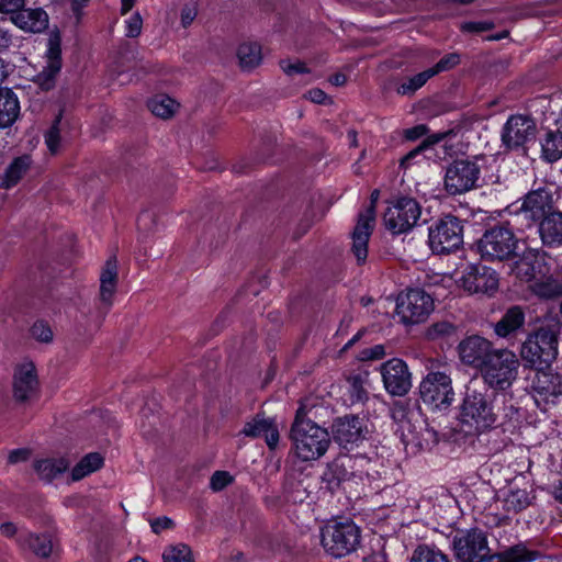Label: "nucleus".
Masks as SVG:
<instances>
[{
    "instance_id": "obj_1",
    "label": "nucleus",
    "mask_w": 562,
    "mask_h": 562,
    "mask_svg": "<svg viewBox=\"0 0 562 562\" xmlns=\"http://www.w3.org/2000/svg\"><path fill=\"white\" fill-rule=\"evenodd\" d=\"M451 547L460 562H533L542 557L538 550L530 549L526 543L515 544L502 553L491 555L486 533L479 529L459 530L454 535Z\"/></svg>"
},
{
    "instance_id": "obj_15",
    "label": "nucleus",
    "mask_w": 562,
    "mask_h": 562,
    "mask_svg": "<svg viewBox=\"0 0 562 562\" xmlns=\"http://www.w3.org/2000/svg\"><path fill=\"white\" fill-rule=\"evenodd\" d=\"M537 125L527 114L510 115L502 130V142L508 149H518L536 137Z\"/></svg>"
},
{
    "instance_id": "obj_44",
    "label": "nucleus",
    "mask_w": 562,
    "mask_h": 562,
    "mask_svg": "<svg viewBox=\"0 0 562 562\" xmlns=\"http://www.w3.org/2000/svg\"><path fill=\"white\" fill-rule=\"evenodd\" d=\"M460 61V57L457 54H449L445 57H442L434 67L427 69L430 77H434L435 75L449 70L453 68L456 65H458Z\"/></svg>"
},
{
    "instance_id": "obj_8",
    "label": "nucleus",
    "mask_w": 562,
    "mask_h": 562,
    "mask_svg": "<svg viewBox=\"0 0 562 562\" xmlns=\"http://www.w3.org/2000/svg\"><path fill=\"white\" fill-rule=\"evenodd\" d=\"M460 420L475 430L492 427L496 416L486 394L468 389L460 408Z\"/></svg>"
},
{
    "instance_id": "obj_4",
    "label": "nucleus",
    "mask_w": 562,
    "mask_h": 562,
    "mask_svg": "<svg viewBox=\"0 0 562 562\" xmlns=\"http://www.w3.org/2000/svg\"><path fill=\"white\" fill-rule=\"evenodd\" d=\"M520 362L508 349L495 350L479 370L483 382L494 391L508 390L518 378Z\"/></svg>"
},
{
    "instance_id": "obj_14",
    "label": "nucleus",
    "mask_w": 562,
    "mask_h": 562,
    "mask_svg": "<svg viewBox=\"0 0 562 562\" xmlns=\"http://www.w3.org/2000/svg\"><path fill=\"white\" fill-rule=\"evenodd\" d=\"M378 195V191L372 193L370 204L359 213L351 234V250L359 263L364 262L368 256V243L375 225V200Z\"/></svg>"
},
{
    "instance_id": "obj_40",
    "label": "nucleus",
    "mask_w": 562,
    "mask_h": 562,
    "mask_svg": "<svg viewBox=\"0 0 562 562\" xmlns=\"http://www.w3.org/2000/svg\"><path fill=\"white\" fill-rule=\"evenodd\" d=\"M164 562H194L191 549L183 543L167 548L162 554Z\"/></svg>"
},
{
    "instance_id": "obj_22",
    "label": "nucleus",
    "mask_w": 562,
    "mask_h": 562,
    "mask_svg": "<svg viewBox=\"0 0 562 562\" xmlns=\"http://www.w3.org/2000/svg\"><path fill=\"white\" fill-rule=\"evenodd\" d=\"M119 281V269L115 257L109 258L100 273L99 301L101 307L108 312L114 304Z\"/></svg>"
},
{
    "instance_id": "obj_18",
    "label": "nucleus",
    "mask_w": 562,
    "mask_h": 562,
    "mask_svg": "<svg viewBox=\"0 0 562 562\" xmlns=\"http://www.w3.org/2000/svg\"><path fill=\"white\" fill-rule=\"evenodd\" d=\"M457 282L470 293L491 294L498 288L496 272L481 265L465 267Z\"/></svg>"
},
{
    "instance_id": "obj_38",
    "label": "nucleus",
    "mask_w": 562,
    "mask_h": 562,
    "mask_svg": "<svg viewBox=\"0 0 562 562\" xmlns=\"http://www.w3.org/2000/svg\"><path fill=\"white\" fill-rule=\"evenodd\" d=\"M411 562H450L448 557L439 549L429 546H418L411 558Z\"/></svg>"
},
{
    "instance_id": "obj_45",
    "label": "nucleus",
    "mask_w": 562,
    "mask_h": 562,
    "mask_svg": "<svg viewBox=\"0 0 562 562\" xmlns=\"http://www.w3.org/2000/svg\"><path fill=\"white\" fill-rule=\"evenodd\" d=\"M233 482V476L226 471H216L210 479V487L214 492H220Z\"/></svg>"
},
{
    "instance_id": "obj_60",
    "label": "nucleus",
    "mask_w": 562,
    "mask_h": 562,
    "mask_svg": "<svg viewBox=\"0 0 562 562\" xmlns=\"http://www.w3.org/2000/svg\"><path fill=\"white\" fill-rule=\"evenodd\" d=\"M0 531L5 537H12L16 535L18 528L12 522H3L0 525Z\"/></svg>"
},
{
    "instance_id": "obj_61",
    "label": "nucleus",
    "mask_w": 562,
    "mask_h": 562,
    "mask_svg": "<svg viewBox=\"0 0 562 562\" xmlns=\"http://www.w3.org/2000/svg\"><path fill=\"white\" fill-rule=\"evenodd\" d=\"M11 43V35L0 25V49L9 47Z\"/></svg>"
},
{
    "instance_id": "obj_33",
    "label": "nucleus",
    "mask_w": 562,
    "mask_h": 562,
    "mask_svg": "<svg viewBox=\"0 0 562 562\" xmlns=\"http://www.w3.org/2000/svg\"><path fill=\"white\" fill-rule=\"evenodd\" d=\"M103 457L98 452L86 454L71 470V481H80L102 468Z\"/></svg>"
},
{
    "instance_id": "obj_6",
    "label": "nucleus",
    "mask_w": 562,
    "mask_h": 562,
    "mask_svg": "<svg viewBox=\"0 0 562 562\" xmlns=\"http://www.w3.org/2000/svg\"><path fill=\"white\" fill-rule=\"evenodd\" d=\"M439 367L437 361H429V372L419 383V396L434 409H447L454 401V391L450 374Z\"/></svg>"
},
{
    "instance_id": "obj_41",
    "label": "nucleus",
    "mask_w": 562,
    "mask_h": 562,
    "mask_svg": "<svg viewBox=\"0 0 562 562\" xmlns=\"http://www.w3.org/2000/svg\"><path fill=\"white\" fill-rule=\"evenodd\" d=\"M430 75L427 70L419 72L405 81H403L396 89L398 94L408 95L413 94L416 90L422 88L428 79H430Z\"/></svg>"
},
{
    "instance_id": "obj_58",
    "label": "nucleus",
    "mask_w": 562,
    "mask_h": 562,
    "mask_svg": "<svg viewBox=\"0 0 562 562\" xmlns=\"http://www.w3.org/2000/svg\"><path fill=\"white\" fill-rule=\"evenodd\" d=\"M307 97L312 102L319 104H324L328 100L327 94L318 88L311 89L307 92Z\"/></svg>"
},
{
    "instance_id": "obj_48",
    "label": "nucleus",
    "mask_w": 562,
    "mask_h": 562,
    "mask_svg": "<svg viewBox=\"0 0 562 562\" xmlns=\"http://www.w3.org/2000/svg\"><path fill=\"white\" fill-rule=\"evenodd\" d=\"M452 333H454V327L447 322L436 323L429 329V336L432 338L439 336H449Z\"/></svg>"
},
{
    "instance_id": "obj_20",
    "label": "nucleus",
    "mask_w": 562,
    "mask_h": 562,
    "mask_svg": "<svg viewBox=\"0 0 562 562\" xmlns=\"http://www.w3.org/2000/svg\"><path fill=\"white\" fill-rule=\"evenodd\" d=\"M333 432L335 440L344 448H348V446L358 445L366 438L367 422L357 416H346L334 424Z\"/></svg>"
},
{
    "instance_id": "obj_28",
    "label": "nucleus",
    "mask_w": 562,
    "mask_h": 562,
    "mask_svg": "<svg viewBox=\"0 0 562 562\" xmlns=\"http://www.w3.org/2000/svg\"><path fill=\"white\" fill-rule=\"evenodd\" d=\"M20 114L16 94L9 89H0V128L11 126Z\"/></svg>"
},
{
    "instance_id": "obj_52",
    "label": "nucleus",
    "mask_w": 562,
    "mask_h": 562,
    "mask_svg": "<svg viewBox=\"0 0 562 562\" xmlns=\"http://www.w3.org/2000/svg\"><path fill=\"white\" fill-rule=\"evenodd\" d=\"M385 356V349L382 345H376L374 347L364 349L361 353L362 360H375L381 359Z\"/></svg>"
},
{
    "instance_id": "obj_54",
    "label": "nucleus",
    "mask_w": 562,
    "mask_h": 562,
    "mask_svg": "<svg viewBox=\"0 0 562 562\" xmlns=\"http://www.w3.org/2000/svg\"><path fill=\"white\" fill-rule=\"evenodd\" d=\"M29 457H30L29 449H25V448L15 449L9 453L8 461L11 464H16V463L26 461L29 459Z\"/></svg>"
},
{
    "instance_id": "obj_42",
    "label": "nucleus",
    "mask_w": 562,
    "mask_h": 562,
    "mask_svg": "<svg viewBox=\"0 0 562 562\" xmlns=\"http://www.w3.org/2000/svg\"><path fill=\"white\" fill-rule=\"evenodd\" d=\"M60 115L56 117L53 125L45 133V144L50 154H57L61 147V136L59 130Z\"/></svg>"
},
{
    "instance_id": "obj_63",
    "label": "nucleus",
    "mask_w": 562,
    "mask_h": 562,
    "mask_svg": "<svg viewBox=\"0 0 562 562\" xmlns=\"http://www.w3.org/2000/svg\"><path fill=\"white\" fill-rule=\"evenodd\" d=\"M420 153V148H417V149H414L412 151H409L406 156H404L401 160V165L403 167H407L411 159H413L416 155H418Z\"/></svg>"
},
{
    "instance_id": "obj_19",
    "label": "nucleus",
    "mask_w": 562,
    "mask_h": 562,
    "mask_svg": "<svg viewBox=\"0 0 562 562\" xmlns=\"http://www.w3.org/2000/svg\"><path fill=\"white\" fill-rule=\"evenodd\" d=\"M38 378L32 361L19 363L13 373V396L21 403L33 400L38 392Z\"/></svg>"
},
{
    "instance_id": "obj_5",
    "label": "nucleus",
    "mask_w": 562,
    "mask_h": 562,
    "mask_svg": "<svg viewBox=\"0 0 562 562\" xmlns=\"http://www.w3.org/2000/svg\"><path fill=\"white\" fill-rule=\"evenodd\" d=\"M321 542L328 554L342 558L359 546L360 529L350 519L329 520L321 529Z\"/></svg>"
},
{
    "instance_id": "obj_21",
    "label": "nucleus",
    "mask_w": 562,
    "mask_h": 562,
    "mask_svg": "<svg viewBox=\"0 0 562 562\" xmlns=\"http://www.w3.org/2000/svg\"><path fill=\"white\" fill-rule=\"evenodd\" d=\"M459 355L462 362L475 367L480 370L483 362L496 350L493 349L492 344L482 337L472 336L459 344Z\"/></svg>"
},
{
    "instance_id": "obj_32",
    "label": "nucleus",
    "mask_w": 562,
    "mask_h": 562,
    "mask_svg": "<svg viewBox=\"0 0 562 562\" xmlns=\"http://www.w3.org/2000/svg\"><path fill=\"white\" fill-rule=\"evenodd\" d=\"M525 323V314L520 307L509 308L502 319L495 325V333L499 337H507L520 328Z\"/></svg>"
},
{
    "instance_id": "obj_12",
    "label": "nucleus",
    "mask_w": 562,
    "mask_h": 562,
    "mask_svg": "<svg viewBox=\"0 0 562 562\" xmlns=\"http://www.w3.org/2000/svg\"><path fill=\"white\" fill-rule=\"evenodd\" d=\"M462 241V226L454 216H445L429 226L428 244L436 254L451 252L458 249Z\"/></svg>"
},
{
    "instance_id": "obj_11",
    "label": "nucleus",
    "mask_w": 562,
    "mask_h": 562,
    "mask_svg": "<svg viewBox=\"0 0 562 562\" xmlns=\"http://www.w3.org/2000/svg\"><path fill=\"white\" fill-rule=\"evenodd\" d=\"M483 158L459 159L451 162L445 173V189L450 194H462L476 187Z\"/></svg>"
},
{
    "instance_id": "obj_64",
    "label": "nucleus",
    "mask_w": 562,
    "mask_h": 562,
    "mask_svg": "<svg viewBox=\"0 0 562 562\" xmlns=\"http://www.w3.org/2000/svg\"><path fill=\"white\" fill-rule=\"evenodd\" d=\"M330 82L334 86H342L346 82V76L342 74H337L330 78Z\"/></svg>"
},
{
    "instance_id": "obj_53",
    "label": "nucleus",
    "mask_w": 562,
    "mask_h": 562,
    "mask_svg": "<svg viewBox=\"0 0 562 562\" xmlns=\"http://www.w3.org/2000/svg\"><path fill=\"white\" fill-rule=\"evenodd\" d=\"M428 132V128L424 124L416 125L414 127L407 128L404 131V136L408 140H416L424 135H426Z\"/></svg>"
},
{
    "instance_id": "obj_26",
    "label": "nucleus",
    "mask_w": 562,
    "mask_h": 562,
    "mask_svg": "<svg viewBox=\"0 0 562 562\" xmlns=\"http://www.w3.org/2000/svg\"><path fill=\"white\" fill-rule=\"evenodd\" d=\"M12 22L23 31L38 33L48 24V16L42 9H21L12 16Z\"/></svg>"
},
{
    "instance_id": "obj_31",
    "label": "nucleus",
    "mask_w": 562,
    "mask_h": 562,
    "mask_svg": "<svg viewBox=\"0 0 562 562\" xmlns=\"http://www.w3.org/2000/svg\"><path fill=\"white\" fill-rule=\"evenodd\" d=\"M541 157L549 161L554 162L562 158V133L557 127L555 131H548L540 140Z\"/></svg>"
},
{
    "instance_id": "obj_55",
    "label": "nucleus",
    "mask_w": 562,
    "mask_h": 562,
    "mask_svg": "<svg viewBox=\"0 0 562 562\" xmlns=\"http://www.w3.org/2000/svg\"><path fill=\"white\" fill-rule=\"evenodd\" d=\"M490 29L486 22H467L462 24V30L465 32L481 33Z\"/></svg>"
},
{
    "instance_id": "obj_56",
    "label": "nucleus",
    "mask_w": 562,
    "mask_h": 562,
    "mask_svg": "<svg viewBox=\"0 0 562 562\" xmlns=\"http://www.w3.org/2000/svg\"><path fill=\"white\" fill-rule=\"evenodd\" d=\"M505 417L508 418V423L514 428L519 424L521 414L518 408L514 407L513 405L505 408Z\"/></svg>"
},
{
    "instance_id": "obj_3",
    "label": "nucleus",
    "mask_w": 562,
    "mask_h": 562,
    "mask_svg": "<svg viewBox=\"0 0 562 562\" xmlns=\"http://www.w3.org/2000/svg\"><path fill=\"white\" fill-rule=\"evenodd\" d=\"M544 257L538 249H528L515 262L514 272L526 281H533L531 291L542 299H554L562 294V283L552 276H546Z\"/></svg>"
},
{
    "instance_id": "obj_29",
    "label": "nucleus",
    "mask_w": 562,
    "mask_h": 562,
    "mask_svg": "<svg viewBox=\"0 0 562 562\" xmlns=\"http://www.w3.org/2000/svg\"><path fill=\"white\" fill-rule=\"evenodd\" d=\"M33 468L41 480L52 482L69 468V461L63 457L45 458L36 460Z\"/></svg>"
},
{
    "instance_id": "obj_27",
    "label": "nucleus",
    "mask_w": 562,
    "mask_h": 562,
    "mask_svg": "<svg viewBox=\"0 0 562 562\" xmlns=\"http://www.w3.org/2000/svg\"><path fill=\"white\" fill-rule=\"evenodd\" d=\"M539 234L546 245H562V213L552 212L542 218Z\"/></svg>"
},
{
    "instance_id": "obj_9",
    "label": "nucleus",
    "mask_w": 562,
    "mask_h": 562,
    "mask_svg": "<svg viewBox=\"0 0 562 562\" xmlns=\"http://www.w3.org/2000/svg\"><path fill=\"white\" fill-rule=\"evenodd\" d=\"M518 239L505 226L493 227L487 231L479 241L477 248L482 258L487 260H507L518 250Z\"/></svg>"
},
{
    "instance_id": "obj_43",
    "label": "nucleus",
    "mask_w": 562,
    "mask_h": 562,
    "mask_svg": "<svg viewBox=\"0 0 562 562\" xmlns=\"http://www.w3.org/2000/svg\"><path fill=\"white\" fill-rule=\"evenodd\" d=\"M31 336L35 340L44 344L52 342L54 337L52 328L42 321L33 324L31 327Z\"/></svg>"
},
{
    "instance_id": "obj_35",
    "label": "nucleus",
    "mask_w": 562,
    "mask_h": 562,
    "mask_svg": "<svg viewBox=\"0 0 562 562\" xmlns=\"http://www.w3.org/2000/svg\"><path fill=\"white\" fill-rule=\"evenodd\" d=\"M532 498L526 488H512L502 498L503 508L508 513H518L527 508Z\"/></svg>"
},
{
    "instance_id": "obj_16",
    "label": "nucleus",
    "mask_w": 562,
    "mask_h": 562,
    "mask_svg": "<svg viewBox=\"0 0 562 562\" xmlns=\"http://www.w3.org/2000/svg\"><path fill=\"white\" fill-rule=\"evenodd\" d=\"M531 389L537 406L546 411L548 405L555 404L562 397V378L539 368L535 372Z\"/></svg>"
},
{
    "instance_id": "obj_39",
    "label": "nucleus",
    "mask_w": 562,
    "mask_h": 562,
    "mask_svg": "<svg viewBox=\"0 0 562 562\" xmlns=\"http://www.w3.org/2000/svg\"><path fill=\"white\" fill-rule=\"evenodd\" d=\"M61 64L57 60L48 63L47 66L37 74L34 78V82L45 91L50 90L55 86L56 75L59 72Z\"/></svg>"
},
{
    "instance_id": "obj_36",
    "label": "nucleus",
    "mask_w": 562,
    "mask_h": 562,
    "mask_svg": "<svg viewBox=\"0 0 562 562\" xmlns=\"http://www.w3.org/2000/svg\"><path fill=\"white\" fill-rule=\"evenodd\" d=\"M237 58L243 70H251L262 60L261 47L257 43H243L237 49Z\"/></svg>"
},
{
    "instance_id": "obj_17",
    "label": "nucleus",
    "mask_w": 562,
    "mask_h": 562,
    "mask_svg": "<svg viewBox=\"0 0 562 562\" xmlns=\"http://www.w3.org/2000/svg\"><path fill=\"white\" fill-rule=\"evenodd\" d=\"M380 372L386 392L393 396H404L412 387V373L405 361L393 358L384 362Z\"/></svg>"
},
{
    "instance_id": "obj_24",
    "label": "nucleus",
    "mask_w": 562,
    "mask_h": 562,
    "mask_svg": "<svg viewBox=\"0 0 562 562\" xmlns=\"http://www.w3.org/2000/svg\"><path fill=\"white\" fill-rule=\"evenodd\" d=\"M369 461L364 457H340L333 463L330 470L338 483L363 480L368 474L362 468Z\"/></svg>"
},
{
    "instance_id": "obj_59",
    "label": "nucleus",
    "mask_w": 562,
    "mask_h": 562,
    "mask_svg": "<svg viewBox=\"0 0 562 562\" xmlns=\"http://www.w3.org/2000/svg\"><path fill=\"white\" fill-rule=\"evenodd\" d=\"M47 55H48V63H53L55 60L60 63L59 45L57 43L50 42Z\"/></svg>"
},
{
    "instance_id": "obj_10",
    "label": "nucleus",
    "mask_w": 562,
    "mask_h": 562,
    "mask_svg": "<svg viewBox=\"0 0 562 562\" xmlns=\"http://www.w3.org/2000/svg\"><path fill=\"white\" fill-rule=\"evenodd\" d=\"M434 308L432 297L422 289H409L396 300V314L405 325L425 322Z\"/></svg>"
},
{
    "instance_id": "obj_62",
    "label": "nucleus",
    "mask_w": 562,
    "mask_h": 562,
    "mask_svg": "<svg viewBox=\"0 0 562 562\" xmlns=\"http://www.w3.org/2000/svg\"><path fill=\"white\" fill-rule=\"evenodd\" d=\"M89 0H71V8L74 13L79 18L81 10L88 4Z\"/></svg>"
},
{
    "instance_id": "obj_34",
    "label": "nucleus",
    "mask_w": 562,
    "mask_h": 562,
    "mask_svg": "<svg viewBox=\"0 0 562 562\" xmlns=\"http://www.w3.org/2000/svg\"><path fill=\"white\" fill-rule=\"evenodd\" d=\"M31 166V158L27 155L15 158L9 167L2 178L1 186L5 189L14 187L26 173Z\"/></svg>"
},
{
    "instance_id": "obj_51",
    "label": "nucleus",
    "mask_w": 562,
    "mask_h": 562,
    "mask_svg": "<svg viewBox=\"0 0 562 562\" xmlns=\"http://www.w3.org/2000/svg\"><path fill=\"white\" fill-rule=\"evenodd\" d=\"M351 382V396L357 401H363L367 397V391L362 385V379L357 375L350 379Z\"/></svg>"
},
{
    "instance_id": "obj_49",
    "label": "nucleus",
    "mask_w": 562,
    "mask_h": 562,
    "mask_svg": "<svg viewBox=\"0 0 562 562\" xmlns=\"http://www.w3.org/2000/svg\"><path fill=\"white\" fill-rule=\"evenodd\" d=\"M282 70L289 75L304 74L307 71L305 65L301 61L282 60L280 63Z\"/></svg>"
},
{
    "instance_id": "obj_7",
    "label": "nucleus",
    "mask_w": 562,
    "mask_h": 562,
    "mask_svg": "<svg viewBox=\"0 0 562 562\" xmlns=\"http://www.w3.org/2000/svg\"><path fill=\"white\" fill-rule=\"evenodd\" d=\"M521 358L531 367H548L558 355V339L554 331L540 328L530 335L521 346Z\"/></svg>"
},
{
    "instance_id": "obj_57",
    "label": "nucleus",
    "mask_w": 562,
    "mask_h": 562,
    "mask_svg": "<svg viewBox=\"0 0 562 562\" xmlns=\"http://www.w3.org/2000/svg\"><path fill=\"white\" fill-rule=\"evenodd\" d=\"M173 522L168 517L157 518L151 522V529L155 533H159L164 529L172 527Z\"/></svg>"
},
{
    "instance_id": "obj_2",
    "label": "nucleus",
    "mask_w": 562,
    "mask_h": 562,
    "mask_svg": "<svg viewBox=\"0 0 562 562\" xmlns=\"http://www.w3.org/2000/svg\"><path fill=\"white\" fill-rule=\"evenodd\" d=\"M305 415V408L301 405L296 411L290 435L292 451L303 462L318 460L326 453L330 443L327 430L306 419Z\"/></svg>"
},
{
    "instance_id": "obj_25",
    "label": "nucleus",
    "mask_w": 562,
    "mask_h": 562,
    "mask_svg": "<svg viewBox=\"0 0 562 562\" xmlns=\"http://www.w3.org/2000/svg\"><path fill=\"white\" fill-rule=\"evenodd\" d=\"M248 437H263L268 447L273 450L279 443V429L272 418L256 417L248 422L243 429Z\"/></svg>"
},
{
    "instance_id": "obj_23",
    "label": "nucleus",
    "mask_w": 562,
    "mask_h": 562,
    "mask_svg": "<svg viewBox=\"0 0 562 562\" xmlns=\"http://www.w3.org/2000/svg\"><path fill=\"white\" fill-rule=\"evenodd\" d=\"M552 207L553 199L551 193L547 189L540 188L525 196L520 210L527 217L537 221L552 213Z\"/></svg>"
},
{
    "instance_id": "obj_37",
    "label": "nucleus",
    "mask_w": 562,
    "mask_h": 562,
    "mask_svg": "<svg viewBox=\"0 0 562 562\" xmlns=\"http://www.w3.org/2000/svg\"><path fill=\"white\" fill-rule=\"evenodd\" d=\"M179 104L166 94H157L148 101V108L151 113L161 119L171 117Z\"/></svg>"
},
{
    "instance_id": "obj_47",
    "label": "nucleus",
    "mask_w": 562,
    "mask_h": 562,
    "mask_svg": "<svg viewBox=\"0 0 562 562\" xmlns=\"http://www.w3.org/2000/svg\"><path fill=\"white\" fill-rule=\"evenodd\" d=\"M198 15V7L195 3H187L180 12V21L183 27L190 26Z\"/></svg>"
},
{
    "instance_id": "obj_46",
    "label": "nucleus",
    "mask_w": 562,
    "mask_h": 562,
    "mask_svg": "<svg viewBox=\"0 0 562 562\" xmlns=\"http://www.w3.org/2000/svg\"><path fill=\"white\" fill-rule=\"evenodd\" d=\"M143 19L139 13L132 14L125 21V34L128 37H137L142 33Z\"/></svg>"
},
{
    "instance_id": "obj_30",
    "label": "nucleus",
    "mask_w": 562,
    "mask_h": 562,
    "mask_svg": "<svg viewBox=\"0 0 562 562\" xmlns=\"http://www.w3.org/2000/svg\"><path fill=\"white\" fill-rule=\"evenodd\" d=\"M18 541L23 549L31 550L40 558H47L53 551V541L49 535H34L31 532H21Z\"/></svg>"
},
{
    "instance_id": "obj_50",
    "label": "nucleus",
    "mask_w": 562,
    "mask_h": 562,
    "mask_svg": "<svg viewBox=\"0 0 562 562\" xmlns=\"http://www.w3.org/2000/svg\"><path fill=\"white\" fill-rule=\"evenodd\" d=\"M25 5V0H0V12L18 13Z\"/></svg>"
},
{
    "instance_id": "obj_13",
    "label": "nucleus",
    "mask_w": 562,
    "mask_h": 562,
    "mask_svg": "<svg viewBox=\"0 0 562 562\" xmlns=\"http://www.w3.org/2000/svg\"><path fill=\"white\" fill-rule=\"evenodd\" d=\"M420 214V205L415 199L402 196L392 202L386 209L384 225L393 234H403L417 224Z\"/></svg>"
}]
</instances>
